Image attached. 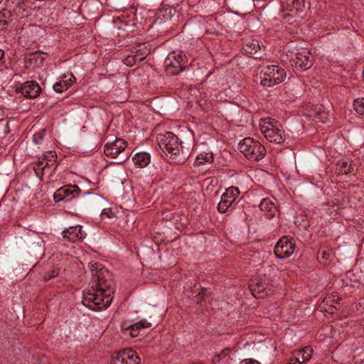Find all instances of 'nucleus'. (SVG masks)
Returning <instances> with one entry per match:
<instances>
[{"mask_svg": "<svg viewBox=\"0 0 364 364\" xmlns=\"http://www.w3.org/2000/svg\"><path fill=\"white\" fill-rule=\"evenodd\" d=\"M92 279L89 287L84 291L82 303L93 311L107 309L113 299L112 274L107 269L92 265Z\"/></svg>", "mask_w": 364, "mask_h": 364, "instance_id": "1", "label": "nucleus"}, {"mask_svg": "<svg viewBox=\"0 0 364 364\" xmlns=\"http://www.w3.org/2000/svg\"><path fill=\"white\" fill-rule=\"evenodd\" d=\"M158 145L163 152V156L170 164H183L190 157L189 149H184L182 142L173 132H167L156 136Z\"/></svg>", "mask_w": 364, "mask_h": 364, "instance_id": "2", "label": "nucleus"}, {"mask_svg": "<svg viewBox=\"0 0 364 364\" xmlns=\"http://www.w3.org/2000/svg\"><path fill=\"white\" fill-rule=\"evenodd\" d=\"M259 128L264 136L270 142L282 144L285 140L284 130L282 124L274 119L270 117L261 119Z\"/></svg>", "mask_w": 364, "mask_h": 364, "instance_id": "3", "label": "nucleus"}, {"mask_svg": "<svg viewBox=\"0 0 364 364\" xmlns=\"http://www.w3.org/2000/svg\"><path fill=\"white\" fill-rule=\"evenodd\" d=\"M186 57L182 53H170L164 60V68L167 75H178L186 68Z\"/></svg>", "mask_w": 364, "mask_h": 364, "instance_id": "4", "label": "nucleus"}, {"mask_svg": "<svg viewBox=\"0 0 364 364\" xmlns=\"http://www.w3.org/2000/svg\"><path fill=\"white\" fill-rule=\"evenodd\" d=\"M274 65H263L259 66L255 76V81H259L261 85L269 87L274 85Z\"/></svg>", "mask_w": 364, "mask_h": 364, "instance_id": "5", "label": "nucleus"}, {"mask_svg": "<svg viewBox=\"0 0 364 364\" xmlns=\"http://www.w3.org/2000/svg\"><path fill=\"white\" fill-rule=\"evenodd\" d=\"M140 358L135 350L131 348H124L113 356L111 364H139Z\"/></svg>", "mask_w": 364, "mask_h": 364, "instance_id": "6", "label": "nucleus"}, {"mask_svg": "<svg viewBox=\"0 0 364 364\" xmlns=\"http://www.w3.org/2000/svg\"><path fill=\"white\" fill-rule=\"evenodd\" d=\"M81 191L77 185H69L58 188L53 194L55 202H66L78 197Z\"/></svg>", "mask_w": 364, "mask_h": 364, "instance_id": "7", "label": "nucleus"}, {"mask_svg": "<svg viewBox=\"0 0 364 364\" xmlns=\"http://www.w3.org/2000/svg\"><path fill=\"white\" fill-rule=\"evenodd\" d=\"M240 193L239 189L236 187H230L226 189L222 195L221 200L218 204V210L220 213H227L232 210V203Z\"/></svg>", "mask_w": 364, "mask_h": 364, "instance_id": "8", "label": "nucleus"}, {"mask_svg": "<svg viewBox=\"0 0 364 364\" xmlns=\"http://www.w3.org/2000/svg\"><path fill=\"white\" fill-rule=\"evenodd\" d=\"M292 61L296 68L301 70H308L313 65V58L311 52L306 48H301L295 53V57L292 58Z\"/></svg>", "mask_w": 364, "mask_h": 364, "instance_id": "9", "label": "nucleus"}, {"mask_svg": "<svg viewBox=\"0 0 364 364\" xmlns=\"http://www.w3.org/2000/svg\"><path fill=\"white\" fill-rule=\"evenodd\" d=\"M295 245L287 237H282L274 247V254L279 259L290 257L294 252Z\"/></svg>", "mask_w": 364, "mask_h": 364, "instance_id": "10", "label": "nucleus"}, {"mask_svg": "<svg viewBox=\"0 0 364 364\" xmlns=\"http://www.w3.org/2000/svg\"><path fill=\"white\" fill-rule=\"evenodd\" d=\"M127 146L125 140L117 138L111 143H107L104 148L105 154L112 159H115L121 154H123Z\"/></svg>", "mask_w": 364, "mask_h": 364, "instance_id": "11", "label": "nucleus"}, {"mask_svg": "<svg viewBox=\"0 0 364 364\" xmlns=\"http://www.w3.org/2000/svg\"><path fill=\"white\" fill-rule=\"evenodd\" d=\"M313 349L310 346L293 352L288 364H303L309 361L312 356Z\"/></svg>", "mask_w": 364, "mask_h": 364, "instance_id": "12", "label": "nucleus"}, {"mask_svg": "<svg viewBox=\"0 0 364 364\" xmlns=\"http://www.w3.org/2000/svg\"><path fill=\"white\" fill-rule=\"evenodd\" d=\"M41 91L39 85L35 81H27L21 85L19 92L26 97L36 98Z\"/></svg>", "mask_w": 364, "mask_h": 364, "instance_id": "13", "label": "nucleus"}, {"mask_svg": "<svg viewBox=\"0 0 364 364\" xmlns=\"http://www.w3.org/2000/svg\"><path fill=\"white\" fill-rule=\"evenodd\" d=\"M63 238H67L71 242H76L82 240L86 234L82 231L81 225L69 227L62 232Z\"/></svg>", "mask_w": 364, "mask_h": 364, "instance_id": "14", "label": "nucleus"}, {"mask_svg": "<svg viewBox=\"0 0 364 364\" xmlns=\"http://www.w3.org/2000/svg\"><path fill=\"white\" fill-rule=\"evenodd\" d=\"M83 202L90 207L100 209L104 206L105 199L97 193L85 192L83 193Z\"/></svg>", "mask_w": 364, "mask_h": 364, "instance_id": "15", "label": "nucleus"}, {"mask_svg": "<svg viewBox=\"0 0 364 364\" xmlns=\"http://www.w3.org/2000/svg\"><path fill=\"white\" fill-rule=\"evenodd\" d=\"M259 210L267 219L272 218L278 212L275 204L269 198H264L259 204Z\"/></svg>", "mask_w": 364, "mask_h": 364, "instance_id": "16", "label": "nucleus"}, {"mask_svg": "<svg viewBox=\"0 0 364 364\" xmlns=\"http://www.w3.org/2000/svg\"><path fill=\"white\" fill-rule=\"evenodd\" d=\"M149 327H151V323L144 319L129 326L126 331H129L132 338H136L139 335L140 330Z\"/></svg>", "mask_w": 364, "mask_h": 364, "instance_id": "17", "label": "nucleus"}, {"mask_svg": "<svg viewBox=\"0 0 364 364\" xmlns=\"http://www.w3.org/2000/svg\"><path fill=\"white\" fill-rule=\"evenodd\" d=\"M132 161L139 168H144L149 164L151 156L148 152H139L132 157Z\"/></svg>", "mask_w": 364, "mask_h": 364, "instance_id": "18", "label": "nucleus"}, {"mask_svg": "<svg viewBox=\"0 0 364 364\" xmlns=\"http://www.w3.org/2000/svg\"><path fill=\"white\" fill-rule=\"evenodd\" d=\"M266 154V149L259 141H254L252 139V159L255 161H259Z\"/></svg>", "mask_w": 364, "mask_h": 364, "instance_id": "19", "label": "nucleus"}, {"mask_svg": "<svg viewBox=\"0 0 364 364\" xmlns=\"http://www.w3.org/2000/svg\"><path fill=\"white\" fill-rule=\"evenodd\" d=\"M75 81V77L71 74L68 80H60L53 85V90L58 93L67 90Z\"/></svg>", "mask_w": 364, "mask_h": 364, "instance_id": "20", "label": "nucleus"}, {"mask_svg": "<svg viewBox=\"0 0 364 364\" xmlns=\"http://www.w3.org/2000/svg\"><path fill=\"white\" fill-rule=\"evenodd\" d=\"M53 165H55L54 161L45 157L38 160V164L34 167V171L37 175L39 174V171H41V173L43 174L48 168Z\"/></svg>", "mask_w": 364, "mask_h": 364, "instance_id": "21", "label": "nucleus"}, {"mask_svg": "<svg viewBox=\"0 0 364 364\" xmlns=\"http://www.w3.org/2000/svg\"><path fill=\"white\" fill-rule=\"evenodd\" d=\"M265 289V283L262 282H257L255 287L252 288V295L255 298L262 299L267 296Z\"/></svg>", "mask_w": 364, "mask_h": 364, "instance_id": "22", "label": "nucleus"}, {"mask_svg": "<svg viewBox=\"0 0 364 364\" xmlns=\"http://www.w3.org/2000/svg\"><path fill=\"white\" fill-rule=\"evenodd\" d=\"M329 119L328 113L322 107H318L314 111V120L317 122L325 123Z\"/></svg>", "mask_w": 364, "mask_h": 364, "instance_id": "23", "label": "nucleus"}, {"mask_svg": "<svg viewBox=\"0 0 364 364\" xmlns=\"http://www.w3.org/2000/svg\"><path fill=\"white\" fill-rule=\"evenodd\" d=\"M134 53L139 61H143L150 53V48L145 44L139 45Z\"/></svg>", "mask_w": 364, "mask_h": 364, "instance_id": "24", "label": "nucleus"}, {"mask_svg": "<svg viewBox=\"0 0 364 364\" xmlns=\"http://www.w3.org/2000/svg\"><path fill=\"white\" fill-rule=\"evenodd\" d=\"M250 137L245 138L238 144V150L243 154L247 159H249L250 156Z\"/></svg>", "mask_w": 364, "mask_h": 364, "instance_id": "25", "label": "nucleus"}, {"mask_svg": "<svg viewBox=\"0 0 364 364\" xmlns=\"http://www.w3.org/2000/svg\"><path fill=\"white\" fill-rule=\"evenodd\" d=\"M304 8V0H291V4H288L287 9L291 12H301Z\"/></svg>", "mask_w": 364, "mask_h": 364, "instance_id": "26", "label": "nucleus"}, {"mask_svg": "<svg viewBox=\"0 0 364 364\" xmlns=\"http://www.w3.org/2000/svg\"><path fill=\"white\" fill-rule=\"evenodd\" d=\"M213 161V156L212 154L205 153L200 154L196 159V164L197 166H201L206 163L210 164Z\"/></svg>", "mask_w": 364, "mask_h": 364, "instance_id": "27", "label": "nucleus"}, {"mask_svg": "<svg viewBox=\"0 0 364 364\" xmlns=\"http://www.w3.org/2000/svg\"><path fill=\"white\" fill-rule=\"evenodd\" d=\"M332 252L330 250H321L318 252V259L320 263L326 264L331 259Z\"/></svg>", "mask_w": 364, "mask_h": 364, "instance_id": "28", "label": "nucleus"}, {"mask_svg": "<svg viewBox=\"0 0 364 364\" xmlns=\"http://www.w3.org/2000/svg\"><path fill=\"white\" fill-rule=\"evenodd\" d=\"M274 75L275 76V80H274V85L283 82L286 77V73L284 70L276 65H274Z\"/></svg>", "mask_w": 364, "mask_h": 364, "instance_id": "29", "label": "nucleus"}, {"mask_svg": "<svg viewBox=\"0 0 364 364\" xmlns=\"http://www.w3.org/2000/svg\"><path fill=\"white\" fill-rule=\"evenodd\" d=\"M353 108L359 114H364V98H358L354 100Z\"/></svg>", "mask_w": 364, "mask_h": 364, "instance_id": "30", "label": "nucleus"}, {"mask_svg": "<svg viewBox=\"0 0 364 364\" xmlns=\"http://www.w3.org/2000/svg\"><path fill=\"white\" fill-rule=\"evenodd\" d=\"M59 274V270L58 269H53L50 272L46 273L43 276V281L48 282L50 279L58 277Z\"/></svg>", "mask_w": 364, "mask_h": 364, "instance_id": "31", "label": "nucleus"}, {"mask_svg": "<svg viewBox=\"0 0 364 364\" xmlns=\"http://www.w3.org/2000/svg\"><path fill=\"white\" fill-rule=\"evenodd\" d=\"M351 166L347 161H342L340 164V173L342 174H348L351 172Z\"/></svg>", "mask_w": 364, "mask_h": 364, "instance_id": "32", "label": "nucleus"}, {"mask_svg": "<svg viewBox=\"0 0 364 364\" xmlns=\"http://www.w3.org/2000/svg\"><path fill=\"white\" fill-rule=\"evenodd\" d=\"M138 60L136 55H128L124 60L123 63L128 65V66H132L135 64L136 61Z\"/></svg>", "mask_w": 364, "mask_h": 364, "instance_id": "33", "label": "nucleus"}, {"mask_svg": "<svg viewBox=\"0 0 364 364\" xmlns=\"http://www.w3.org/2000/svg\"><path fill=\"white\" fill-rule=\"evenodd\" d=\"M255 46L258 47L259 48V50L261 51V48H260V46L258 43L257 41L256 40H252V49H255ZM262 52H260L259 53L257 54V50H255V52L254 53V58H262V55H261Z\"/></svg>", "mask_w": 364, "mask_h": 364, "instance_id": "34", "label": "nucleus"}, {"mask_svg": "<svg viewBox=\"0 0 364 364\" xmlns=\"http://www.w3.org/2000/svg\"><path fill=\"white\" fill-rule=\"evenodd\" d=\"M102 218H112L114 216L113 212L109 208H103L101 212Z\"/></svg>", "mask_w": 364, "mask_h": 364, "instance_id": "35", "label": "nucleus"}, {"mask_svg": "<svg viewBox=\"0 0 364 364\" xmlns=\"http://www.w3.org/2000/svg\"><path fill=\"white\" fill-rule=\"evenodd\" d=\"M228 348H225L224 350H223L221 351L220 353L215 355V358L213 360V364H214L216 359L221 360V359L225 358L228 355Z\"/></svg>", "mask_w": 364, "mask_h": 364, "instance_id": "36", "label": "nucleus"}, {"mask_svg": "<svg viewBox=\"0 0 364 364\" xmlns=\"http://www.w3.org/2000/svg\"><path fill=\"white\" fill-rule=\"evenodd\" d=\"M5 53L4 51L2 49H0V71L4 69V68L6 67L5 65Z\"/></svg>", "mask_w": 364, "mask_h": 364, "instance_id": "37", "label": "nucleus"}, {"mask_svg": "<svg viewBox=\"0 0 364 364\" xmlns=\"http://www.w3.org/2000/svg\"><path fill=\"white\" fill-rule=\"evenodd\" d=\"M129 158V154H123V156L120 158V161L117 162V164H122L126 161Z\"/></svg>", "mask_w": 364, "mask_h": 364, "instance_id": "38", "label": "nucleus"}, {"mask_svg": "<svg viewBox=\"0 0 364 364\" xmlns=\"http://www.w3.org/2000/svg\"><path fill=\"white\" fill-rule=\"evenodd\" d=\"M252 364H261L259 362L252 360Z\"/></svg>", "mask_w": 364, "mask_h": 364, "instance_id": "39", "label": "nucleus"}, {"mask_svg": "<svg viewBox=\"0 0 364 364\" xmlns=\"http://www.w3.org/2000/svg\"><path fill=\"white\" fill-rule=\"evenodd\" d=\"M362 77H363V80L364 82V66H363V71H362Z\"/></svg>", "mask_w": 364, "mask_h": 364, "instance_id": "40", "label": "nucleus"}, {"mask_svg": "<svg viewBox=\"0 0 364 364\" xmlns=\"http://www.w3.org/2000/svg\"><path fill=\"white\" fill-rule=\"evenodd\" d=\"M1 2H2V0H0V4H1Z\"/></svg>", "mask_w": 364, "mask_h": 364, "instance_id": "41", "label": "nucleus"}, {"mask_svg": "<svg viewBox=\"0 0 364 364\" xmlns=\"http://www.w3.org/2000/svg\"><path fill=\"white\" fill-rule=\"evenodd\" d=\"M245 364H249V363H247V362H245Z\"/></svg>", "mask_w": 364, "mask_h": 364, "instance_id": "42", "label": "nucleus"}]
</instances>
